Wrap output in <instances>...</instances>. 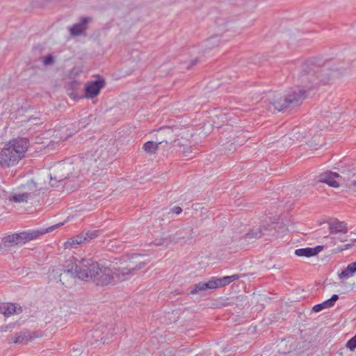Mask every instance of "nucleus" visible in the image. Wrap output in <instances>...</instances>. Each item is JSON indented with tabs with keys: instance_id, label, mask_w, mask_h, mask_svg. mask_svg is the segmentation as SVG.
<instances>
[{
	"instance_id": "nucleus-1",
	"label": "nucleus",
	"mask_w": 356,
	"mask_h": 356,
	"mask_svg": "<svg viewBox=\"0 0 356 356\" xmlns=\"http://www.w3.org/2000/svg\"><path fill=\"white\" fill-rule=\"evenodd\" d=\"M78 278L85 282H91L99 286L113 285L120 282L117 277V268L113 271L108 266L99 264L91 258L79 260Z\"/></svg>"
},
{
	"instance_id": "nucleus-2",
	"label": "nucleus",
	"mask_w": 356,
	"mask_h": 356,
	"mask_svg": "<svg viewBox=\"0 0 356 356\" xmlns=\"http://www.w3.org/2000/svg\"><path fill=\"white\" fill-rule=\"evenodd\" d=\"M29 146L26 138H18L9 142L0 153V164L9 167L17 164L24 156Z\"/></svg>"
},
{
	"instance_id": "nucleus-3",
	"label": "nucleus",
	"mask_w": 356,
	"mask_h": 356,
	"mask_svg": "<svg viewBox=\"0 0 356 356\" xmlns=\"http://www.w3.org/2000/svg\"><path fill=\"white\" fill-rule=\"evenodd\" d=\"M143 256V254L134 253L130 256H123L120 259L121 266L117 268V277L120 282L129 279L136 270L143 268L147 264L140 259Z\"/></svg>"
},
{
	"instance_id": "nucleus-4",
	"label": "nucleus",
	"mask_w": 356,
	"mask_h": 356,
	"mask_svg": "<svg viewBox=\"0 0 356 356\" xmlns=\"http://www.w3.org/2000/svg\"><path fill=\"white\" fill-rule=\"evenodd\" d=\"M317 74L316 60H308L302 64L300 73L296 78V83L308 90H312L318 86Z\"/></svg>"
},
{
	"instance_id": "nucleus-5",
	"label": "nucleus",
	"mask_w": 356,
	"mask_h": 356,
	"mask_svg": "<svg viewBox=\"0 0 356 356\" xmlns=\"http://www.w3.org/2000/svg\"><path fill=\"white\" fill-rule=\"evenodd\" d=\"M318 86L332 83L334 80L346 74L347 68L341 65L330 66L329 63L322 66L317 65Z\"/></svg>"
},
{
	"instance_id": "nucleus-6",
	"label": "nucleus",
	"mask_w": 356,
	"mask_h": 356,
	"mask_svg": "<svg viewBox=\"0 0 356 356\" xmlns=\"http://www.w3.org/2000/svg\"><path fill=\"white\" fill-rule=\"evenodd\" d=\"M79 264V259L74 257L67 260L66 264L60 268H58L57 273L63 271V273L60 274V282H62L67 288H70L74 284V279L78 278V268L76 265Z\"/></svg>"
},
{
	"instance_id": "nucleus-7",
	"label": "nucleus",
	"mask_w": 356,
	"mask_h": 356,
	"mask_svg": "<svg viewBox=\"0 0 356 356\" xmlns=\"http://www.w3.org/2000/svg\"><path fill=\"white\" fill-rule=\"evenodd\" d=\"M178 127H164L158 130L156 139L159 143L163 145H170L171 147L181 146L179 142Z\"/></svg>"
},
{
	"instance_id": "nucleus-8",
	"label": "nucleus",
	"mask_w": 356,
	"mask_h": 356,
	"mask_svg": "<svg viewBox=\"0 0 356 356\" xmlns=\"http://www.w3.org/2000/svg\"><path fill=\"white\" fill-rule=\"evenodd\" d=\"M62 225L63 223H58L46 229L22 232L15 234L16 242L18 245L25 244L31 240L37 238L40 235L54 231L56 228H58Z\"/></svg>"
},
{
	"instance_id": "nucleus-9",
	"label": "nucleus",
	"mask_w": 356,
	"mask_h": 356,
	"mask_svg": "<svg viewBox=\"0 0 356 356\" xmlns=\"http://www.w3.org/2000/svg\"><path fill=\"white\" fill-rule=\"evenodd\" d=\"M112 333H109L106 327L103 325L97 328L90 330L87 334L88 343L94 347H97L106 342V339H109Z\"/></svg>"
},
{
	"instance_id": "nucleus-10",
	"label": "nucleus",
	"mask_w": 356,
	"mask_h": 356,
	"mask_svg": "<svg viewBox=\"0 0 356 356\" xmlns=\"http://www.w3.org/2000/svg\"><path fill=\"white\" fill-rule=\"evenodd\" d=\"M194 234L195 232L193 228L186 227L177 232L172 239L168 238H156L154 241V243L157 246H167L171 241L174 240H175L177 242H179L181 240L186 241V240L191 239L193 237Z\"/></svg>"
},
{
	"instance_id": "nucleus-11",
	"label": "nucleus",
	"mask_w": 356,
	"mask_h": 356,
	"mask_svg": "<svg viewBox=\"0 0 356 356\" xmlns=\"http://www.w3.org/2000/svg\"><path fill=\"white\" fill-rule=\"evenodd\" d=\"M307 91L308 90L298 83L294 88H291L286 95L291 107L301 104L303 100L307 97Z\"/></svg>"
},
{
	"instance_id": "nucleus-12",
	"label": "nucleus",
	"mask_w": 356,
	"mask_h": 356,
	"mask_svg": "<svg viewBox=\"0 0 356 356\" xmlns=\"http://www.w3.org/2000/svg\"><path fill=\"white\" fill-rule=\"evenodd\" d=\"M272 226L269 224L259 225L252 227L243 236V238L248 243H252L262 236L268 234V232L272 230Z\"/></svg>"
},
{
	"instance_id": "nucleus-13",
	"label": "nucleus",
	"mask_w": 356,
	"mask_h": 356,
	"mask_svg": "<svg viewBox=\"0 0 356 356\" xmlns=\"http://www.w3.org/2000/svg\"><path fill=\"white\" fill-rule=\"evenodd\" d=\"M74 168L72 163H60L50 175L51 181L55 179L56 181H61L70 178L73 173Z\"/></svg>"
},
{
	"instance_id": "nucleus-14",
	"label": "nucleus",
	"mask_w": 356,
	"mask_h": 356,
	"mask_svg": "<svg viewBox=\"0 0 356 356\" xmlns=\"http://www.w3.org/2000/svg\"><path fill=\"white\" fill-rule=\"evenodd\" d=\"M106 85L105 79L98 75L97 79L95 81L89 82L85 88V95L88 99H92L97 97L102 88Z\"/></svg>"
},
{
	"instance_id": "nucleus-15",
	"label": "nucleus",
	"mask_w": 356,
	"mask_h": 356,
	"mask_svg": "<svg viewBox=\"0 0 356 356\" xmlns=\"http://www.w3.org/2000/svg\"><path fill=\"white\" fill-rule=\"evenodd\" d=\"M92 21V18L89 17H83L80 19V22L73 24L69 27L70 35L76 37L79 35H86V30L89 22Z\"/></svg>"
},
{
	"instance_id": "nucleus-16",
	"label": "nucleus",
	"mask_w": 356,
	"mask_h": 356,
	"mask_svg": "<svg viewBox=\"0 0 356 356\" xmlns=\"http://www.w3.org/2000/svg\"><path fill=\"white\" fill-rule=\"evenodd\" d=\"M17 188L30 200L33 199L40 194V188L33 179L26 181L25 184H21Z\"/></svg>"
},
{
	"instance_id": "nucleus-17",
	"label": "nucleus",
	"mask_w": 356,
	"mask_h": 356,
	"mask_svg": "<svg viewBox=\"0 0 356 356\" xmlns=\"http://www.w3.org/2000/svg\"><path fill=\"white\" fill-rule=\"evenodd\" d=\"M336 178H339V181L341 179L338 173L327 170L319 175L318 181L325 183L334 188H338L339 183V181L336 180Z\"/></svg>"
},
{
	"instance_id": "nucleus-18",
	"label": "nucleus",
	"mask_w": 356,
	"mask_h": 356,
	"mask_svg": "<svg viewBox=\"0 0 356 356\" xmlns=\"http://www.w3.org/2000/svg\"><path fill=\"white\" fill-rule=\"evenodd\" d=\"M22 311V307L18 304L12 302L0 303V314H3L6 317H9L14 314H21Z\"/></svg>"
},
{
	"instance_id": "nucleus-19",
	"label": "nucleus",
	"mask_w": 356,
	"mask_h": 356,
	"mask_svg": "<svg viewBox=\"0 0 356 356\" xmlns=\"http://www.w3.org/2000/svg\"><path fill=\"white\" fill-rule=\"evenodd\" d=\"M190 289V295H195L200 294L202 292L206 291L207 290H213L214 284H213L212 279L209 280L207 282H200L197 284H195L191 285L189 287Z\"/></svg>"
},
{
	"instance_id": "nucleus-20",
	"label": "nucleus",
	"mask_w": 356,
	"mask_h": 356,
	"mask_svg": "<svg viewBox=\"0 0 356 356\" xmlns=\"http://www.w3.org/2000/svg\"><path fill=\"white\" fill-rule=\"evenodd\" d=\"M31 339L29 332L24 330L20 332H17L15 334L8 336L7 341L9 343H26Z\"/></svg>"
},
{
	"instance_id": "nucleus-21",
	"label": "nucleus",
	"mask_w": 356,
	"mask_h": 356,
	"mask_svg": "<svg viewBox=\"0 0 356 356\" xmlns=\"http://www.w3.org/2000/svg\"><path fill=\"white\" fill-rule=\"evenodd\" d=\"M323 249V245H317L315 248H300L295 250V254L298 257H310L317 255Z\"/></svg>"
},
{
	"instance_id": "nucleus-22",
	"label": "nucleus",
	"mask_w": 356,
	"mask_h": 356,
	"mask_svg": "<svg viewBox=\"0 0 356 356\" xmlns=\"http://www.w3.org/2000/svg\"><path fill=\"white\" fill-rule=\"evenodd\" d=\"M338 299H339V296L337 294H334L330 299H328L320 304H317V305H314L312 308V310L314 312H319L324 309L330 308L334 305V303L336 302V301Z\"/></svg>"
},
{
	"instance_id": "nucleus-23",
	"label": "nucleus",
	"mask_w": 356,
	"mask_h": 356,
	"mask_svg": "<svg viewBox=\"0 0 356 356\" xmlns=\"http://www.w3.org/2000/svg\"><path fill=\"white\" fill-rule=\"evenodd\" d=\"M271 104L274 108L278 111H283L284 109L291 107L286 96L284 97H275Z\"/></svg>"
},
{
	"instance_id": "nucleus-24",
	"label": "nucleus",
	"mask_w": 356,
	"mask_h": 356,
	"mask_svg": "<svg viewBox=\"0 0 356 356\" xmlns=\"http://www.w3.org/2000/svg\"><path fill=\"white\" fill-rule=\"evenodd\" d=\"M330 229L331 233H333V232L346 233L348 232L346 223L344 222H341L337 219H335L330 224Z\"/></svg>"
},
{
	"instance_id": "nucleus-25",
	"label": "nucleus",
	"mask_w": 356,
	"mask_h": 356,
	"mask_svg": "<svg viewBox=\"0 0 356 356\" xmlns=\"http://www.w3.org/2000/svg\"><path fill=\"white\" fill-rule=\"evenodd\" d=\"M29 200L30 199L17 188H16L9 197V201L15 203L26 202Z\"/></svg>"
},
{
	"instance_id": "nucleus-26",
	"label": "nucleus",
	"mask_w": 356,
	"mask_h": 356,
	"mask_svg": "<svg viewBox=\"0 0 356 356\" xmlns=\"http://www.w3.org/2000/svg\"><path fill=\"white\" fill-rule=\"evenodd\" d=\"M356 273V261L349 264L347 267L339 274L340 278H348Z\"/></svg>"
},
{
	"instance_id": "nucleus-27",
	"label": "nucleus",
	"mask_w": 356,
	"mask_h": 356,
	"mask_svg": "<svg viewBox=\"0 0 356 356\" xmlns=\"http://www.w3.org/2000/svg\"><path fill=\"white\" fill-rule=\"evenodd\" d=\"M15 245H18L16 242L15 234H13L6 236L2 238L1 243L0 244V248H3V247L10 248Z\"/></svg>"
},
{
	"instance_id": "nucleus-28",
	"label": "nucleus",
	"mask_w": 356,
	"mask_h": 356,
	"mask_svg": "<svg viewBox=\"0 0 356 356\" xmlns=\"http://www.w3.org/2000/svg\"><path fill=\"white\" fill-rule=\"evenodd\" d=\"M159 145H161V144L159 143L157 140L155 142L147 141L143 145V149L147 153L154 154L159 149Z\"/></svg>"
},
{
	"instance_id": "nucleus-29",
	"label": "nucleus",
	"mask_w": 356,
	"mask_h": 356,
	"mask_svg": "<svg viewBox=\"0 0 356 356\" xmlns=\"http://www.w3.org/2000/svg\"><path fill=\"white\" fill-rule=\"evenodd\" d=\"M211 279L213 284H214V289L225 286L232 282L229 276H225L222 278L213 277Z\"/></svg>"
},
{
	"instance_id": "nucleus-30",
	"label": "nucleus",
	"mask_w": 356,
	"mask_h": 356,
	"mask_svg": "<svg viewBox=\"0 0 356 356\" xmlns=\"http://www.w3.org/2000/svg\"><path fill=\"white\" fill-rule=\"evenodd\" d=\"M86 242H87L86 238L83 232H82L75 237L70 238L67 243H69L72 248H76L77 245H81Z\"/></svg>"
},
{
	"instance_id": "nucleus-31",
	"label": "nucleus",
	"mask_w": 356,
	"mask_h": 356,
	"mask_svg": "<svg viewBox=\"0 0 356 356\" xmlns=\"http://www.w3.org/2000/svg\"><path fill=\"white\" fill-rule=\"evenodd\" d=\"M247 134H248L247 132L243 131L240 135H238L236 138L234 143L238 145H242L247 140V138H249L247 136Z\"/></svg>"
},
{
	"instance_id": "nucleus-32",
	"label": "nucleus",
	"mask_w": 356,
	"mask_h": 356,
	"mask_svg": "<svg viewBox=\"0 0 356 356\" xmlns=\"http://www.w3.org/2000/svg\"><path fill=\"white\" fill-rule=\"evenodd\" d=\"M100 231L99 230H89L86 232H83L85 237L86 238V241L88 242L92 239L97 237L99 236Z\"/></svg>"
},
{
	"instance_id": "nucleus-33",
	"label": "nucleus",
	"mask_w": 356,
	"mask_h": 356,
	"mask_svg": "<svg viewBox=\"0 0 356 356\" xmlns=\"http://www.w3.org/2000/svg\"><path fill=\"white\" fill-rule=\"evenodd\" d=\"M207 47L211 49L213 47L218 44V40L217 36L211 37L207 40Z\"/></svg>"
},
{
	"instance_id": "nucleus-34",
	"label": "nucleus",
	"mask_w": 356,
	"mask_h": 356,
	"mask_svg": "<svg viewBox=\"0 0 356 356\" xmlns=\"http://www.w3.org/2000/svg\"><path fill=\"white\" fill-rule=\"evenodd\" d=\"M346 347L350 350H353L356 348V333L353 337L348 341Z\"/></svg>"
},
{
	"instance_id": "nucleus-35",
	"label": "nucleus",
	"mask_w": 356,
	"mask_h": 356,
	"mask_svg": "<svg viewBox=\"0 0 356 356\" xmlns=\"http://www.w3.org/2000/svg\"><path fill=\"white\" fill-rule=\"evenodd\" d=\"M54 63V58L51 54H48L43 59V63L45 65H52Z\"/></svg>"
},
{
	"instance_id": "nucleus-36",
	"label": "nucleus",
	"mask_w": 356,
	"mask_h": 356,
	"mask_svg": "<svg viewBox=\"0 0 356 356\" xmlns=\"http://www.w3.org/2000/svg\"><path fill=\"white\" fill-rule=\"evenodd\" d=\"M347 186L350 188H356V179H350L346 184Z\"/></svg>"
},
{
	"instance_id": "nucleus-37",
	"label": "nucleus",
	"mask_w": 356,
	"mask_h": 356,
	"mask_svg": "<svg viewBox=\"0 0 356 356\" xmlns=\"http://www.w3.org/2000/svg\"><path fill=\"white\" fill-rule=\"evenodd\" d=\"M17 325V323H12L6 326L1 327L0 330L1 332L6 331L8 329L13 328Z\"/></svg>"
},
{
	"instance_id": "nucleus-38",
	"label": "nucleus",
	"mask_w": 356,
	"mask_h": 356,
	"mask_svg": "<svg viewBox=\"0 0 356 356\" xmlns=\"http://www.w3.org/2000/svg\"><path fill=\"white\" fill-rule=\"evenodd\" d=\"M171 211L176 214H180L182 212V209L180 207L175 206L171 209Z\"/></svg>"
},
{
	"instance_id": "nucleus-39",
	"label": "nucleus",
	"mask_w": 356,
	"mask_h": 356,
	"mask_svg": "<svg viewBox=\"0 0 356 356\" xmlns=\"http://www.w3.org/2000/svg\"><path fill=\"white\" fill-rule=\"evenodd\" d=\"M243 276H245L244 274H241V275H239V274H234V275H232L231 276H229V277L230 278V280L232 282L233 281L236 280H238L240 277H243Z\"/></svg>"
},
{
	"instance_id": "nucleus-40",
	"label": "nucleus",
	"mask_w": 356,
	"mask_h": 356,
	"mask_svg": "<svg viewBox=\"0 0 356 356\" xmlns=\"http://www.w3.org/2000/svg\"><path fill=\"white\" fill-rule=\"evenodd\" d=\"M68 95H70V97L72 99H76L78 97L77 95L75 93L74 91H72V92L70 93H68Z\"/></svg>"
},
{
	"instance_id": "nucleus-41",
	"label": "nucleus",
	"mask_w": 356,
	"mask_h": 356,
	"mask_svg": "<svg viewBox=\"0 0 356 356\" xmlns=\"http://www.w3.org/2000/svg\"><path fill=\"white\" fill-rule=\"evenodd\" d=\"M197 63V59H195V60H192L190 65H188L187 67V69H190L192 66L196 65Z\"/></svg>"
},
{
	"instance_id": "nucleus-42",
	"label": "nucleus",
	"mask_w": 356,
	"mask_h": 356,
	"mask_svg": "<svg viewBox=\"0 0 356 356\" xmlns=\"http://www.w3.org/2000/svg\"><path fill=\"white\" fill-rule=\"evenodd\" d=\"M72 85H76V83L75 81L72 83Z\"/></svg>"
}]
</instances>
